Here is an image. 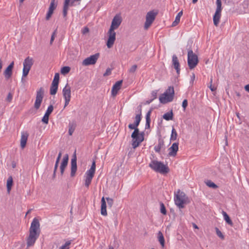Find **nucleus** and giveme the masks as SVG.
Instances as JSON below:
<instances>
[{"label": "nucleus", "instance_id": "3", "mask_svg": "<svg viewBox=\"0 0 249 249\" xmlns=\"http://www.w3.org/2000/svg\"><path fill=\"white\" fill-rule=\"evenodd\" d=\"M187 198L185 194L179 190L175 193V203L179 209L184 208V204L186 203Z\"/></svg>", "mask_w": 249, "mask_h": 249}, {"label": "nucleus", "instance_id": "21", "mask_svg": "<svg viewBox=\"0 0 249 249\" xmlns=\"http://www.w3.org/2000/svg\"><path fill=\"white\" fill-rule=\"evenodd\" d=\"M123 83L122 80L118 81L115 83V84L113 86L111 90V94L113 96H115L118 93V91L121 89L122 84Z\"/></svg>", "mask_w": 249, "mask_h": 249}, {"label": "nucleus", "instance_id": "47", "mask_svg": "<svg viewBox=\"0 0 249 249\" xmlns=\"http://www.w3.org/2000/svg\"><path fill=\"white\" fill-rule=\"evenodd\" d=\"M137 68V65H133L128 70V71L129 73H134L135 71H136Z\"/></svg>", "mask_w": 249, "mask_h": 249}, {"label": "nucleus", "instance_id": "39", "mask_svg": "<svg viewBox=\"0 0 249 249\" xmlns=\"http://www.w3.org/2000/svg\"><path fill=\"white\" fill-rule=\"evenodd\" d=\"M70 4H67L64 3L63 9V15L64 17H66L67 15V12L69 8V6Z\"/></svg>", "mask_w": 249, "mask_h": 249}, {"label": "nucleus", "instance_id": "43", "mask_svg": "<svg viewBox=\"0 0 249 249\" xmlns=\"http://www.w3.org/2000/svg\"><path fill=\"white\" fill-rule=\"evenodd\" d=\"M49 116L45 114L42 119V122L45 124H48L49 122Z\"/></svg>", "mask_w": 249, "mask_h": 249}, {"label": "nucleus", "instance_id": "32", "mask_svg": "<svg viewBox=\"0 0 249 249\" xmlns=\"http://www.w3.org/2000/svg\"><path fill=\"white\" fill-rule=\"evenodd\" d=\"M58 85L52 84L51 85V88H50V94L51 95H55L58 89Z\"/></svg>", "mask_w": 249, "mask_h": 249}, {"label": "nucleus", "instance_id": "34", "mask_svg": "<svg viewBox=\"0 0 249 249\" xmlns=\"http://www.w3.org/2000/svg\"><path fill=\"white\" fill-rule=\"evenodd\" d=\"M178 134L176 129L173 127L170 136V141H175L177 140Z\"/></svg>", "mask_w": 249, "mask_h": 249}, {"label": "nucleus", "instance_id": "53", "mask_svg": "<svg viewBox=\"0 0 249 249\" xmlns=\"http://www.w3.org/2000/svg\"><path fill=\"white\" fill-rule=\"evenodd\" d=\"M137 126H135V123L133 124H129L128 125V127L129 128L131 129H134L135 128H137Z\"/></svg>", "mask_w": 249, "mask_h": 249}, {"label": "nucleus", "instance_id": "30", "mask_svg": "<svg viewBox=\"0 0 249 249\" xmlns=\"http://www.w3.org/2000/svg\"><path fill=\"white\" fill-rule=\"evenodd\" d=\"M13 182V178L12 176H10L7 180V190L8 193H10L11 190Z\"/></svg>", "mask_w": 249, "mask_h": 249}, {"label": "nucleus", "instance_id": "22", "mask_svg": "<svg viewBox=\"0 0 249 249\" xmlns=\"http://www.w3.org/2000/svg\"><path fill=\"white\" fill-rule=\"evenodd\" d=\"M172 65L176 70L177 73L179 74L180 72V64L178 58L175 54L172 56Z\"/></svg>", "mask_w": 249, "mask_h": 249}, {"label": "nucleus", "instance_id": "10", "mask_svg": "<svg viewBox=\"0 0 249 249\" xmlns=\"http://www.w3.org/2000/svg\"><path fill=\"white\" fill-rule=\"evenodd\" d=\"M221 0H216V9L215 14L213 17V24L215 26H218L221 17V12L222 10Z\"/></svg>", "mask_w": 249, "mask_h": 249}, {"label": "nucleus", "instance_id": "29", "mask_svg": "<svg viewBox=\"0 0 249 249\" xmlns=\"http://www.w3.org/2000/svg\"><path fill=\"white\" fill-rule=\"evenodd\" d=\"M158 240L162 248L164 247L165 240L164 236L161 231L158 232Z\"/></svg>", "mask_w": 249, "mask_h": 249}, {"label": "nucleus", "instance_id": "51", "mask_svg": "<svg viewBox=\"0 0 249 249\" xmlns=\"http://www.w3.org/2000/svg\"><path fill=\"white\" fill-rule=\"evenodd\" d=\"M188 106V101L187 99H184L183 102H182V107L184 109V110H185L186 107H187Z\"/></svg>", "mask_w": 249, "mask_h": 249}, {"label": "nucleus", "instance_id": "48", "mask_svg": "<svg viewBox=\"0 0 249 249\" xmlns=\"http://www.w3.org/2000/svg\"><path fill=\"white\" fill-rule=\"evenodd\" d=\"M106 199L107 200V205L109 207H111L113 204V199L109 198V197H107Z\"/></svg>", "mask_w": 249, "mask_h": 249}, {"label": "nucleus", "instance_id": "24", "mask_svg": "<svg viewBox=\"0 0 249 249\" xmlns=\"http://www.w3.org/2000/svg\"><path fill=\"white\" fill-rule=\"evenodd\" d=\"M28 137V134L27 132L22 133L20 139V146L22 149L25 147L26 144Z\"/></svg>", "mask_w": 249, "mask_h": 249}, {"label": "nucleus", "instance_id": "56", "mask_svg": "<svg viewBox=\"0 0 249 249\" xmlns=\"http://www.w3.org/2000/svg\"><path fill=\"white\" fill-rule=\"evenodd\" d=\"M81 0H72V1L70 3V6H73L74 1H79Z\"/></svg>", "mask_w": 249, "mask_h": 249}, {"label": "nucleus", "instance_id": "37", "mask_svg": "<svg viewBox=\"0 0 249 249\" xmlns=\"http://www.w3.org/2000/svg\"><path fill=\"white\" fill-rule=\"evenodd\" d=\"M59 80V74L58 73H56L54 75L53 81L52 82V84H54L58 85Z\"/></svg>", "mask_w": 249, "mask_h": 249}, {"label": "nucleus", "instance_id": "6", "mask_svg": "<svg viewBox=\"0 0 249 249\" xmlns=\"http://www.w3.org/2000/svg\"><path fill=\"white\" fill-rule=\"evenodd\" d=\"M199 62L197 55L193 52L192 49L188 50L187 63L190 69H194Z\"/></svg>", "mask_w": 249, "mask_h": 249}, {"label": "nucleus", "instance_id": "18", "mask_svg": "<svg viewBox=\"0 0 249 249\" xmlns=\"http://www.w3.org/2000/svg\"><path fill=\"white\" fill-rule=\"evenodd\" d=\"M69 160V156L68 154H66L63 158L62 162L60 166V173L62 176L64 173V171L66 167L67 166Z\"/></svg>", "mask_w": 249, "mask_h": 249}, {"label": "nucleus", "instance_id": "60", "mask_svg": "<svg viewBox=\"0 0 249 249\" xmlns=\"http://www.w3.org/2000/svg\"><path fill=\"white\" fill-rule=\"evenodd\" d=\"M70 0H65V1H64V4H70Z\"/></svg>", "mask_w": 249, "mask_h": 249}, {"label": "nucleus", "instance_id": "61", "mask_svg": "<svg viewBox=\"0 0 249 249\" xmlns=\"http://www.w3.org/2000/svg\"><path fill=\"white\" fill-rule=\"evenodd\" d=\"M195 75L194 73H193V75H192V76L191 77L192 81H193L195 79Z\"/></svg>", "mask_w": 249, "mask_h": 249}, {"label": "nucleus", "instance_id": "52", "mask_svg": "<svg viewBox=\"0 0 249 249\" xmlns=\"http://www.w3.org/2000/svg\"><path fill=\"white\" fill-rule=\"evenodd\" d=\"M151 95H152V96L153 97L152 99H153V100L156 99L157 98V90L153 91L152 92Z\"/></svg>", "mask_w": 249, "mask_h": 249}, {"label": "nucleus", "instance_id": "17", "mask_svg": "<svg viewBox=\"0 0 249 249\" xmlns=\"http://www.w3.org/2000/svg\"><path fill=\"white\" fill-rule=\"evenodd\" d=\"M14 61L12 62L10 65L6 68V69L4 70L3 72V74L4 75L5 78L6 79H9L13 73V69L14 68Z\"/></svg>", "mask_w": 249, "mask_h": 249}, {"label": "nucleus", "instance_id": "59", "mask_svg": "<svg viewBox=\"0 0 249 249\" xmlns=\"http://www.w3.org/2000/svg\"><path fill=\"white\" fill-rule=\"evenodd\" d=\"M153 99H151L150 100H147L146 101V104H149L150 103H151L153 101Z\"/></svg>", "mask_w": 249, "mask_h": 249}, {"label": "nucleus", "instance_id": "14", "mask_svg": "<svg viewBox=\"0 0 249 249\" xmlns=\"http://www.w3.org/2000/svg\"><path fill=\"white\" fill-rule=\"evenodd\" d=\"M114 29L109 28L108 32V38L107 42V46L108 48H110L114 44L116 39V33L114 32Z\"/></svg>", "mask_w": 249, "mask_h": 249}, {"label": "nucleus", "instance_id": "55", "mask_svg": "<svg viewBox=\"0 0 249 249\" xmlns=\"http://www.w3.org/2000/svg\"><path fill=\"white\" fill-rule=\"evenodd\" d=\"M245 89L249 92V84H248L245 86Z\"/></svg>", "mask_w": 249, "mask_h": 249}, {"label": "nucleus", "instance_id": "5", "mask_svg": "<svg viewBox=\"0 0 249 249\" xmlns=\"http://www.w3.org/2000/svg\"><path fill=\"white\" fill-rule=\"evenodd\" d=\"M174 89L173 87H169L159 97V100L162 104L171 102L173 100L174 96Z\"/></svg>", "mask_w": 249, "mask_h": 249}, {"label": "nucleus", "instance_id": "57", "mask_svg": "<svg viewBox=\"0 0 249 249\" xmlns=\"http://www.w3.org/2000/svg\"><path fill=\"white\" fill-rule=\"evenodd\" d=\"M209 88H210V89H211V90L212 91H214L216 89L214 87H213L212 86V84H211V85L210 86Z\"/></svg>", "mask_w": 249, "mask_h": 249}, {"label": "nucleus", "instance_id": "36", "mask_svg": "<svg viewBox=\"0 0 249 249\" xmlns=\"http://www.w3.org/2000/svg\"><path fill=\"white\" fill-rule=\"evenodd\" d=\"M206 184L208 187L213 189H216L218 187V186L211 180H207L206 182Z\"/></svg>", "mask_w": 249, "mask_h": 249}, {"label": "nucleus", "instance_id": "26", "mask_svg": "<svg viewBox=\"0 0 249 249\" xmlns=\"http://www.w3.org/2000/svg\"><path fill=\"white\" fill-rule=\"evenodd\" d=\"M152 112V109H151L150 110H149L146 114V124H145V128H150V124L151 122L150 119V115Z\"/></svg>", "mask_w": 249, "mask_h": 249}, {"label": "nucleus", "instance_id": "54", "mask_svg": "<svg viewBox=\"0 0 249 249\" xmlns=\"http://www.w3.org/2000/svg\"><path fill=\"white\" fill-rule=\"evenodd\" d=\"M89 31V28L88 27H85L82 31V33L83 34H85L86 33H88Z\"/></svg>", "mask_w": 249, "mask_h": 249}, {"label": "nucleus", "instance_id": "49", "mask_svg": "<svg viewBox=\"0 0 249 249\" xmlns=\"http://www.w3.org/2000/svg\"><path fill=\"white\" fill-rule=\"evenodd\" d=\"M111 70L112 69H110V68H107V70H106V72L103 74V76L104 77H106L107 76H108L109 75L111 74Z\"/></svg>", "mask_w": 249, "mask_h": 249}, {"label": "nucleus", "instance_id": "45", "mask_svg": "<svg viewBox=\"0 0 249 249\" xmlns=\"http://www.w3.org/2000/svg\"><path fill=\"white\" fill-rule=\"evenodd\" d=\"M56 34H57V29H56L53 31V34L52 35L51 40H50V44H52Z\"/></svg>", "mask_w": 249, "mask_h": 249}, {"label": "nucleus", "instance_id": "7", "mask_svg": "<svg viewBox=\"0 0 249 249\" xmlns=\"http://www.w3.org/2000/svg\"><path fill=\"white\" fill-rule=\"evenodd\" d=\"M96 169V162L94 160L92 162L91 166L89 170L86 173V178L85 185L87 188H89L90 184L92 179L94 177Z\"/></svg>", "mask_w": 249, "mask_h": 249}, {"label": "nucleus", "instance_id": "12", "mask_svg": "<svg viewBox=\"0 0 249 249\" xmlns=\"http://www.w3.org/2000/svg\"><path fill=\"white\" fill-rule=\"evenodd\" d=\"M44 96V89L40 88L36 92V100L34 104V107L36 109L39 108Z\"/></svg>", "mask_w": 249, "mask_h": 249}, {"label": "nucleus", "instance_id": "13", "mask_svg": "<svg viewBox=\"0 0 249 249\" xmlns=\"http://www.w3.org/2000/svg\"><path fill=\"white\" fill-rule=\"evenodd\" d=\"M99 57V53H96L85 59L82 62L83 66L95 64Z\"/></svg>", "mask_w": 249, "mask_h": 249}, {"label": "nucleus", "instance_id": "40", "mask_svg": "<svg viewBox=\"0 0 249 249\" xmlns=\"http://www.w3.org/2000/svg\"><path fill=\"white\" fill-rule=\"evenodd\" d=\"M70 71V68L68 66L63 67L61 70V72L63 74L68 73Z\"/></svg>", "mask_w": 249, "mask_h": 249}, {"label": "nucleus", "instance_id": "8", "mask_svg": "<svg viewBox=\"0 0 249 249\" xmlns=\"http://www.w3.org/2000/svg\"><path fill=\"white\" fill-rule=\"evenodd\" d=\"M34 64V59L30 56L27 57L24 60L23 65V68L22 70V77L21 82H23V77H26L29 73V72Z\"/></svg>", "mask_w": 249, "mask_h": 249}, {"label": "nucleus", "instance_id": "46", "mask_svg": "<svg viewBox=\"0 0 249 249\" xmlns=\"http://www.w3.org/2000/svg\"><path fill=\"white\" fill-rule=\"evenodd\" d=\"M215 230L217 236H219L221 239H223L224 238V236L221 232V231L217 228H215Z\"/></svg>", "mask_w": 249, "mask_h": 249}, {"label": "nucleus", "instance_id": "4", "mask_svg": "<svg viewBox=\"0 0 249 249\" xmlns=\"http://www.w3.org/2000/svg\"><path fill=\"white\" fill-rule=\"evenodd\" d=\"M132 146L134 149L137 148L140 143L144 140V132L139 133V130L138 128L134 129V131L131 134Z\"/></svg>", "mask_w": 249, "mask_h": 249}, {"label": "nucleus", "instance_id": "44", "mask_svg": "<svg viewBox=\"0 0 249 249\" xmlns=\"http://www.w3.org/2000/svg\"><path fill=\"white\" fill-rule=\"evenodd\" d=\"M75 129V127L71 124H69V134L70 135H72Z\"/></svg>", "mask_w": 249, "mask_h": 249}, {"label": "nucleus", "instance_id": "35", "mask_svg": "<svg viewBox=\"0 0 249 249\" xmlns=\"http://www.w3.org/2000/svg\"><path fill=\"white\" fill-rule=\"evenodd\" d=\"M62 151H60L59 154H58V155L57 156V158L56 159V161H55V165H54V167L55 168V170H57V167H58V164H59V161H60V160L61 158V156H62Z\"/></svg>", "mask_w": 249, "mask_h": 249}, {"label": "nucleus", "instance_id": "64", "mask_svg": "<svg viewBox=\"0 0 249 249\" xmlns=\"http://www.w3.org/2000/svg\"><path fill=\"white\" fill-rule=\"evenodd\" d=\"M31 209H30L26 213V215L28 214V213H30V212H31Z\"/></svg>", "mask_w": 249, "mask_h": 249}, {"label": "nucleus", "instance_id": "19", "mask_svg": "<svg viewBox=\"0 0 249 249\" xmlns=\"http://www.w3.org/2000/svg\"><path fill=\"white\" fill-rule=\"evenodd\" d=\"M178 150V143L175 142L173 143L172 146L168 149L169 151L168 155L169 156H175L177 155V153Z\"/></svg>", "mask_w": 249, "mask_h": 249}, {"label": "nucleus", "instance_id": "15", "mask_svg": "<svg viewBox=\"0 0 249 249\" xmlns=\"http://www.w3.org/2000/svg\"><path fill=\"white\" fill-rule=\"evenodd\" d=\"M71 176L73 177L75 175L77 171V158L76 155V150H75L71 162Z\"/></svg>", "mask_w": 249, "mask_h": 249}, {"label": "nucleus", "instance_id": "33", "mask_svg": "<svg viewBox=\"0 0 249 249\" xmlns=\"http://www.w3.org/2000/svg\"><path fill=\"white\" fill-rule=\"evenodd\" d=\"M173 113L172 110L170 112H167L165 113L163 115V118L166 121H169L173 119Z\"/></svg>", "mask_w": 249, "mask_h": 249}, {"label": "nucleus", "instance_id": "16", "mask_svg": "<svg viewBox=\"0 0 249 249\" xmlns=\"http://www.w3.org/2000/svg\"><path fill=\"white\" fill-rule=\"evenodd\" d=\"M122 21V19L121 17L119 15H116L112 20L110 28L115 30L117 29L121 25Z\"/></svg>", "mask_w": 249, "mask_h": 249}, {"label": "nucleus", "instance_id": "58", "mask_svg": "<svg viewBox=\"0 0 249 249\" xmlns=\"http://www.w3.org/2000/svg\"><path fill=\"white\" fill-rule=\"evenodd\" d=\"M56 170H55V168H54L53 173V178H55Z\"/></svg>", "mask_w": 249, "mask_h": 249}, {"label": "nucleus", "instance_id": "23", "mask_svg": "<svg viewBox=\"0 0 249 249\" xmlns=\"http://www.w3.org/2000/svg\"><path fill=\"white\" fill-rule=\"evenodd\" d=\"M161 149H165L164 142L163 140L159 139L158 144L154 147V150L156 152L160 153Z\"/></svg>", "mask_w": 249, "mask_h": 249}, {"label": "nucleus", "instance_id": "63", "mask_svg": "<svg viewBox=\"0 0 249 249\" xmlns=\"http://www.w3.org/2000/svg\"><path fill=\"white\" fill-rule=\"evenodd\" d=\"M193 227L194 228H195V229H198V227L197 226V225L195 224H194L193 225Z\"/></svg>", "mask_w": 249, "mask_h": 249}, {"label": "nucleus", "instance_id": "50", "mask_svg": "<svg viewBox=\"0 0 249 249\" xmlns=\"http://www.w3.org/2000/svg\"><path fill=\"white\" fill-rule=\"evenodd\" d=\"M13 98V95L11 93L9 92L6 98V101L8 102H11Z\"/></svg>", "mask_w": 249, "mask_h": 249}, {"label": "nucleus", "instance_id": "2", "mask_svg": "<svg viewBox=\"0 0 249 249\" xmlns=\"http://www.w3.org/2000/svg\"><path fill=\"white\" fill-rule=\"evenodd\" d=\"M149 167L155 171L161 173L166 174L169 172V169L168 166L164 165L161 161L152 160L149 165Z\"/></svg>", "mask_w": 249, "mask_h": 249}, {"label": "nucleus", "instance_id": "20", "mask_svg": "<svg viewBox=\"0 0 249 249\" xmlns=\"http://www.w3.org/2000/svg\"><path fill=\"white\" fill-rule=\"evenodd\" d=\"M56 5L55 4V0H52L50 5L49 8V10L46 15V19L49 20L51 17L54 10L56 8Z\"/></svg>", "mask_w": 249, "mask_h": 249}, {"label": "nucleus", "instance_id": "1", "mask_svg": "<svg viewBox=\"0 0 249 249\" xmlns=\"http://www.w3.org/2000/svg\"><path fill=\"white\" fill-rule=\"evenodd\" d=\"M40 224L39 221L35 218L32 221L29 229V234L27 238V246L28 247L34 245L36 239L40 235Z\"/></svg>", "mask_w": 249, "mask_h": 249}, {"label": "nucleus", "instance_id": "11", "mask_svg": "<svg viewBox=\"0 0 249 249\" xmlns=\"http://www.w3.org/2000/svg\"><path fill=\"white\" fill-rule=\"evenodd\" d=\"M62 94L65 99L64 107H65L69 105L71 98V87L68 84L63 88Z\"/></svg>", "mask_w": 249, "mask_h": 249}, {"label": "nucleus", "instance_id": "62", "mask_svg": "<svg viewBox=\"0 0 249 249\" xmlns=\"http://www.w3.org/2000/svg\"><path fill=\"white\" fill-rule=\"evenodd\" d=\"M235 94H236V96H237V97H238L239 98V97H240V96H241V94H240V93H239V92H235Z\"/></svg>", "mask_w": 249, "mask_h": 249}, {"label": "nucleus", "instance_id": "41", "mask_svg": "<svg viewBox=\"0 0 249 249\" xmlns=\"http://www.w3.org/2000/svg\"><path fill=\"white\" fill-rule=\"evenodd\" d=\"M53 105H50V106L48 107V108H47V110H46V112H45V114H46V115H47L48 116H50V114L52 113V112H53Z\"/></svg>", "mask_w": 249, "mask_h": 249}, {"label": "nucleus", "instance_id": "31", "mask_svg": "<svg viewBox=\"0 0 249 249\" xmlns=\"http://www.w3.org/2000/svg\"><path fill=\"white\" fill-rule=\"evenodd\" d=\"M222 214L226 222L231 226H232L233 225V223L228 214L224 211H222Z\"/></svg>", "mask_w": 249, "mask_h": 249}, {"label": "nucleus", "instance_id": "42", "mask_svg": "<svg viewBox=\"0 0 249 249\" xmlns=\"http://www.w3.org/2000/svg\"><path fill=\"white\" fill-rule=\"evenodd\" d=\"M71 244V241H67L64 245H62L59 249H69V246Z\"/></svg>", "mask_w": 249, "mask_h": 249}, {"label": "nucleus", "instance_id": "38", "mask_svg": "<svg viewBox=\"0 0 249 249\" xmlns=\"http://www.w3.org/2000/svg\"><path fill=\"white\" fill-rule=\"evenodd\" d=\"M160 212L164 215L166 214V210L164 204L162 202L160 203Z\"/></svg>", "mask_w": 249, "mask_h": 249}, {"label": "nucleus", "instance_id": "25", "mask_svg": "<svg viewBox=\"0 0 249 249\" xmlns=\"http://www.w3.org/2000/svg\"><path fill=\"white\" fill-rule=\"evenodd\" d=\"M101 213L102 215L104 216H106L107 215V204L104 197H103L101 199Z\"/></svg>", "mask_w": 249, "mask_h": 249}, {"label": "nucleus", "instance_id": "28", "mask_svg": "<svg viewBox=\"0 0 249 249\" xmlns=\"http://www.w3.org/2000/svg\"><path fill=\"white\" fill-rule=\"evenodd\" d=\"M182 14H183V12L182 11L179 12L178 14V15H177V16L176 17L175 20L172 23V26L173 27L176 26L179 22L180 17L182 16Z\"/></svg>", "mask_w": 249, "mask_h": 249}, {"label": "nucleus", "instance_id": "9", "mask_svg": "<svg viewBox=\"0 0 249 249\" xmlns=\"http://www.w3.org/2000/svg\"><path fill=\"white\" fill-rule=\"evenodd\" d=\"M158 12L154 10L148 12L146 15V21L144 23V29H147L154 21Z\"/></svg>", "mask_w": 249, "mask_h": 249}, {"label": "nucleus", "instance_id": "27", "mask_svg": "<svg viewBox=\"0 0 249 249\" xmlns=\"http://www.w3.org/2000/svg\"><path fill=\"white\" fill-rule=\"evenodd\" d=\"M142 116V108L141 106H140V113L137 114L135 117V121L134 122L135 126H138L141 120Z\"/></svg>", "mask_w": 249, "mask_h": 249}]
</instances>
